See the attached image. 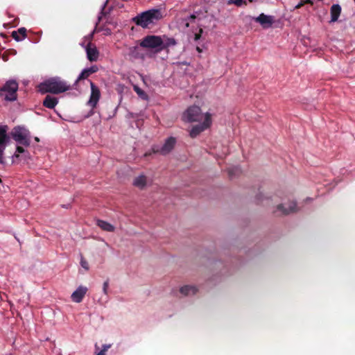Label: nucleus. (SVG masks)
<instances>
[{
	"label": "nucleus",
	"instance_id": "39",
	"mask_svg": "<svg viewBox=\"0 0 355 355\" xmlns=\"http://www.w3.org/2000/svg\"><path fill=\"white\" fill-rule=\"evenodd\" d=\"M1 36L5 37V35L3 33L1 34Z\"/></svg>",
	"mask_w": 355,
	"mask_h": 355
},
{
	"label": "nucleus",
	"instance_id": "29",
	"mask_svg": "<svg viewBox=\"0 0 355 355\" xmlns=\"http://www.w3.org/2000/svg\"><path fill=\"white\" fill-rule=\"evenodd\" d=\"M88 71L91 73V74L94 73L98 71V68L96 65H93L91 67L87 68Z\"/></svg>",
	"mask_w": 355,
	"mask_h": 355
},
{
	"label": "nucleus",
	"instance_id": "19",
	"mask_svg": "<svg viewBox=\"0 0 355 355\" xmlns=\"http://www.w3.org/2000/svg\"><path fill=\"white\" fill-rule=\"evenodd\" d=\"M198 289L193 286H184L180 288V292L184 295H189L190 294L194 295L197 293Z\"/></svg>",
	"mask_w": 355,
	"mask_h": 355
},
{
	"label": "nucleus",
	"instance_id": "5",
	"mask_svg": "<svg viewBox=\"0 0 355 355\" xmlns=\"http://www.w3.org/2000/svg\"><path fill=\"white\" fill-rule=\"evenodd\" d=\"M18 90V83L16 80H8L1 89V92L5 94V99L9 101L17 100Z\"/></svg>",
	"mask_w": 355,
	"mask_h": 355
},
{
	"label": "nucleus",
	"instance_id": "18",
	"mask_svg": "<svg viewBox=\"0 0 355 355\" xmlns=\"http://www.w3.org/2000/svg\"><path fill=\"white\" fill-rule=\"evenodd\" d=\"M97 225L103 230L106 232H112L115 230V227L112 224L103 220H98Z\"/></svg>",
	"mask_w": 355,
	"mask_h": 355
},
{
	"label": "nucleus",
	"instance_id": "6",
	"mask_svg": "<svg viewBox=\"0 0 355 355\" xmlns=\"http://www.w3.org/2000/svg\"><path fill=\"white\" fill-rule=\"evenodd\" d=\"M8 130V125H0V164H5L3 152L10 139L7 134Z\"/></svg>",
	"mask_w": 355,
	"mask_h": 355
},
{
	"label": "nucleus",
	"instance_id": "20",
	"mask_svg": "<svg viewBox=\"0 0 355 355\" xmlns=\"http://www.w3.org/2000/svg\"><path fill=\"white\" fill-rule=\"evenodd\" d=\"M90 75H92V74L89 71H88V69L87 68L83 69L74 83V85H73L74 89H78V83L81 80L87 79Z\"/></svg>",
	"mask_w": 355,
	"mask_h": 355
},
{
	"label": "nucleus",
	"instance_id": "40",
	"mask_svg": "<svg viewBox=\"0 0 355 355\" xmlns=\"http://www.w3.org/2000/svg\"><path fill=\"white\" fill-rule=\"evenodd\" d=\"M1 182H2V181H1V179L0 178V183H1Z\"/></svg>",
	"mask_w": 355,
	"mask_h": 355
},
{
	"label": "nucleus",
	"instance_id": "23",
	"mask_svg": "<svg viewBox=\"0 0 355 355\" xmlns=\"http://www.w3.org/2000/svg\"><path fill=\"white\" fill-rule=\"evenodd\" d=\"M198 18V12L191 15L188 18H185L182 19V21L184 23L185 27L188 28L189 26V21H193L194 19Z\"/></svg>",
	"mask_w": 355,
	"mask_h": 355
},
{
	"label": "nucleus",
	"instance_id": "21",
	"mask_svg": "<svg viewBox=\"0 0 355 355\" xmlns=\"http://www.w3.org/2000/svg\"><path fill=\"white\" fill-rule=\"evenodd\" d=\"M134 91L137 93V94L143 100H147L148 99V95L147 94L141 89L137 85H135Z\"/></svg>",
	"mask_w": 355,
	"mask_h": 355
},
{
	"label": "nucleus",
	"instance_id": "31",
	"mask_svg": "<svg viewBox=\"0 0 355 355\" xmlns=\"http://www.w3.org/2000/svg\"><path fill=\"white\" fill-rule=\"evenodd\" d=\"M243 0H230V2L234 3L235 5L239 6L243 3Z\"/></svg>",
	"mask_w": 355,
	"mask_h": 355
},
{
	"label": "nucleus",
	"instance_id": "35",
	"mask_svg": "<svg viewBox=\"0 0 355 355\" xmlns=\"http://www.w3.org/2000/svg\"><path fill=\"white\" fill-rule=\"evenodd\" d=\"M96 355H105V353L102 351H100Z\"/></svg>",
	"mask_w": 355,
	"mask_h": 355
},
{
	"label": "nucleus",
	"instance_id": "7",
	"mask_svg": "<svg viewBox=\"0 0 355 355\" xmlns=\"http://www.w3.org/2000/svg\"><path fill=\"white\" fill-rule=\"evenodd\" d=\"M184 119L189 122L199 121L202 118V112L200 107L193 105L185 111L183 115Z\"/></svg>",
	"mask_w": 355,
	"mask_h": 355
},
{
	"label": "nucleus",
	"instance_id": "24",
	"mask_svg": "<svg viewBox=\"0 0 355 355\" xmlns=\"http://www.w3.org/2000/svg\"><path fill=\"white\" fill-rule=\"evenodd\" d=\"M305 3H310L311 5L313 4V2L312 0H301L300 2L295 6V9H300L302 8Z\"/></svg>",
	"mask_w": 355,
	"mask_h": 355
},
{
	"label": "nucleus",
	"instance_id": "3",
	"mask_svg": "<svg viewBox=\"0 0 355 355\" xmlns=\"http://www.w3.org/2000/svg\"><path fill=\"white\" fill-rule=\"evenodd\" d=\"M139 45L146 49H155L157 53L165 49L162 39L157 35H147L144 37L140 42Z\"/></svg>",
	"mask_w": 355,
	"mask_h": 355
},
{
	"label": "nucleus",
	"instance_id": "30",
	"mask_svg": "<svg viewBox=\"0 0 355 355\" xmlns=\"http://www.w3.org/2000/svg\"><path fill=\"white\" fill-rule=\"evenodd\" d=\"M203 33V30L202 28H200L199 29V32L198 33H196L195 35H194V40L195 41H197L198 40H200V38L201 37V35H202V33Z\"/></svg>",
	"mask_w": 355,
	"mask_h": 355
},
{
	"label": "nucleus",
	"instance_id": "9",
	"mask_svg": "<svg viewBox=\"0 0 355 355\" xmlns=\"http://www.w3.org/2000/svg\"><path fill=\"white\" fill-rule=\"evenodd\" d=\"M175 143V138L171 137L166 140L165 143L161 148H159L158 146H153V151L154 153H160L162 155L168 154L174 148Z\"/></svg>",
	"mask_w": 355,
	"mask_h": 355
},
{
	"label": "nucleus",
	"instance_id": "34",
	"mask_svg": "<svg viewBox=\"0 0 355 355\" xmlns=\"http://www.w3.org/2000/svg\"><path fill=\"white\" fill-rule=\"evenodd\" d=\"M152 153H154L153 151H149V152H146L145 154H144V157H148V156H150Z\"/></svg>",
	"mask_w": 355,
	"mask_h": 355
},
{
	"label": "nucleus",
	"instance_id": "1",
	"mask_svg": "<svg viewBox=\"0 0 355 355\" xmlns=\"http://www.w3.org/2000/svg\"><path fill=\"white\" fill-rule=\"evenodd\" d=\"M71 89L70 85L60 77L49 78L38 85V90L42 94L51 93L58 94Z\"/></svg>",
	"mask_w": 355,
	"mask_h": 355
},
{
	"label": "nucleus",
	"instance_id": "22",
	"mask_svg": "<svg viewBox=\"0 0 355 355\" xmlns=\"http://www.w3.org/2000/svg\"><path fill=\"white\" fill-rule=\"evenodd\" d=\"M19 154H24L25 157H27L26 154H28L27 151L25 150L24 148L21 146H17L16 148V151L13 155L14 157L18 158L19 157Z\"/></svg>",
	"mask_w": 355,
	"mask_h": 355
},
{
	"label": "nucleus",
	"instance_id": "14",
	"mask_svg": "<svg viewBox=\"0 0 355 355\" xmlns=\"http://www.w3.org/2000/svg\"><path fill=\"white\" fill-rule=\"evenodd\" d=\"M58 100L56 97L47 95L44 101H43V105L45 107L53 109L55 107V105L58 104Z\"/></svg>",
	"mask_w": 355,
	"mask_h": 355
},
{
	"label": "nucleus",
	"instance_id": "32",
	"mask_svg": "<svg viewBox=\"0 0 355 355\" xmlns=\"http://www.w3.org/2000/svg\"><path fill=\"white\" fill-rule=\"evenodd\" d=\"M108 286H109V282H108V280H107L103 284V292L105 294H107V290Z\"/></svg>",
	"mask_w": 355,
	"mask_h": 355
},
{
	"label": "nucleus",
	"instance_id": "36",
	"mask_svg": "<svg viewBox=\"0 0 355 355\" xmlns=\"http://www.w3.org/2000/svg\"><path fill=\"white\" fill-rule=\"evenodd\" d=\"M196 50H197L198 52H200H200H202L201 49H200V47H198V46H197V47H196Z\"/></svg>",
	"mask_w": 355,
	"mask_h": 355
},
{
	"label": "nucleus",
	"instance_id": "27",
	"mask_svg": "<svg viewBox=\"0 0 355 355\" xmlns=\"http://www.w3.org/2000/svg\"><path fill=\"white\" fill-rule=\"evenodd\" d=\"M80 265L85 270H89V264L88 262L84 259V257H81L80 259Z\"/></svg>",
	"mask_w": 355,
	"mask_h": 355
},
{
	"label": "nucleus",
	"instance_id": "17",
	"mask_svg": "<svg viewBox=\"0 0 355 355\" xmlns=\"http://www.w3.org/2000/svg\"><path fill=\"white\" fill-rule=\"evenodd\" d=\"M341 7L338 4H334L331 8V21H336L340 15Z\"/></svg>",
	"mask_w": 355,
	"mask_h": 355
},
{
	"label": "nucleus",
	"instance_id": "25",
	"mask_svg": "<svg viewBox=\"0 0 355 355\" xmlns=\"http://www.w3.org/2000/svg\"><path fill=\"white\" fill-rule=\"evenodd\" d=\"M176 44V41L174 38H168L166 41V43H164V46L165 49L170 46H174Z\"/></svg>",
	"mask_w": 355,
	"mask_h": 355
},
{
	"label": "nucleus",
	"instance_id": "10",
	"mask_svg": "<svg viewBox=\"0 0 355 355\" xmlns=\"http://www.w3.org/2000/svg\"><path fill=\"white\" fill-rule=\"evenodd\" d=\"M91 87V95L89 97V100L87 102V104L92 107H96L100 97H101V92L100 89L92 81L89 80Z\"/></svg>",
	"mask_w": 355,
	"mask_h": 355
},
{
	"label": "nucleus",
	"instance_id": "2",
	"mask_svg": "<svg viewBox=\"0 0 355 355\" xmlns=\"http://www.w3.org/2000/svg\"><path fill=\"white\" fill-rule=\"evenodd\" d=\"M162 18L161 11L158 9H152L143 12L132 18V21L137 26L144 28L149 27L150 24H155Z\"/></svg>",
	"mask_w": 355,
	"mask_h": 355
},
{
	"label": "nucleus",
	"instance_id": "4",
	"mask_svg": "<svg viewBox=\"0 0 355 355\" xmlns=\"http://www.w3.org/2000/svg\"><path fill=\"white\" fill-rule=\"evenodd\" d=\"M11 136L20 145L28 147L31 144L30 132L24 127H15L11 132Z\"/></svg>",
	"mask_w": 355,
	"mask_h": 355
},
{
	"label": "nucleus",
	"instance_id": "26",
	"mask_svg": "<svg viewBox=\"0 0 355 355\" xmlns=\"http://www.w3.org/2000/svg\"><path fill=\"white\" fill-rule=\"evenodd\" d=\"M17 32L18 33L19 35H21V38L24 39L26 37V29L24 27L19 28Z\"/></svg>",
	"mask_w": 355,
	"mask_h": 355
},
{
	"label": "nucleus",
	"instance_id": "8",
	"mask_svg": "<svg viewBox=\"0 0 355 355\" xmlns=\"http://www.w3.org/2000/svg\"><path fill=\"white\" fill-rule=\"evenodd\" d=\"M211 125V114L207 112L205 115V119L202 123L194 125L190 131V136L192 138L196 137L202 131L209 128Z\"/></svg>",
	"mask_w": 355,
	"mask_h": 355
},
{
	"label": "nucleus",
	"instance_id": "37",
	"mask_svg": "<svg viewBox=\"0 0 355 355\" xmlns=\"http://www.w3.org/2000/svg\"><path fill=\"white\" fill-rule=\"evenodd\" d=\"M229 173H230V175H232V171L231 170L229 171Z\"/></svg>",
	"mask_w": 355,
	"mask_h": 355
},
{
	"label": "nucleus",
	"instance_id": "16",
	"mask_svg": "<svg viewBox=\"0 0 355 355\" xmlns=\"http://www.w3.org/2000/svg\"><path fill=\"white\" fill-rule=\"evenodd\" d=\"M147 183V178L141 174L134 179L133 185L140 189H143Z\"/></svg>",
	"mask_w": 355,
	"mask_h": 355
},
{
	"label": "nucleus",
	"instance_id": "15",
	"mask_svg": "<svg viewBox=\"0 0 355 355\" xmlns=\"http://www.w3.org/2000/svg\"><path fill=\"white\" fill-rule=\"evenodd\" d=\"M296 203L294 202H292L289 204L288 207H285L284 205H279L277 206V209L281 211L284 214L286 215L290 213L295 212L297 211L296 209Z\"/></svg>",
	"mask_w": 355,
	"mask_h": 355
},
{
	"label": "nucleus",
	"instance_id": "13",
	"mask_svg": "<svg viewBox=\"0 0 355 355\" xmlns=\"http://www.w3.org/2000/svg\"><path fill=\"white\" fill-rule=\"evenodd\" d=\"M254 20L259 23L264 28L270 27L273 24V17L263 13L260 14L257 17L254 18Z\"/></svg>",
	"mask_w": 355,
	"mask_h": 355
},
{
	"label": "nucleus",
	"instance_id": "33",
	"mask_svg": "<svg viewBox=\"0 0 355 355\" xmlns=\"http://www.w3.org/2000/svg\"><path fill=\"white\" fill-rule=\"evenodd\" d=\"M111 347V345L109 344V345H103V348L101 351L106 353V352L108 350V349H110Z\"/></svg>",
	"mask_w": 355,
	"mask_h": 355
},
{
	"label": "nucleus",
	"instance_id": "38",
	"mask_svg": "<svg viewBox=\"0 0 355 355\" xmlns=\"http://www.w3.org/2000/svg\"><path fill=\"white\" fill-rule=\"evenodd\" d=\"M35 140L38 141L39 139L37 137H35Z\"/></svg>",
	"mask_w": 355,
	"mask_h": 355
},
{
	"label": "nucleus",
	"instance_id": "12",
	"mask_svg": "<svg viewBox=\"0 0 355 355\" xmlns=\"http://www.w3.org/2000/svg\"><path fill=\"white\" fill-rule=\"evenodd\" d=\"M87 292V287L83 286H78V288L71 294V297L72 301L76 303L81 302Z\"/></svg>",
	"mask_w": 355,
	"mask_h": 355
},
{
	"label": "nucleus",
	"instance_id": "11",
	"mask_svg": "<svg viewBox=\"0 0 355 355\" xmlns=\"http://www.w3.org/2000/svg\"><path fill=\"white\" fill-rule=\"evenodd\" d=\"M87 58L90 62H95L98 60L99 52L95 44L89 42L86 46Z\"/></svg>",
	"mask_w": 355,
	"mask_h": 355
},
{
	"label": "nucleus",
	"instance_id": "28",
	"mask_svg": "<svg viewBox=\"0 0 355 355\" xmlns=\"http://www.w3.org/2000/svg\"><path fill=\"white\" fill-rule=\"evenodd\" d=\"M12 37L17 42L22 40V38L19 37L18 33L15 31L12 32Z\"/></svg>",
	"mask_w": 355,
	"mask_h": 355
}]
</instances>
